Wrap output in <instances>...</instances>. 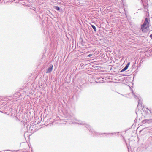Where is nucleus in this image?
<instances>
[{"instance_id": "nucleus-2", "label": "nucleus", "mask_w": 152, "mask_h": 152, "mask_svg": "<svg viewBox=\"0 0 152 152\" xmlns=\"http://www.w3.org/2000/svg\"><path fill=\"white\" fill-rule=\"evenodd\" d=\"M149 19L146 18H145L144 23L141 25V28L143 32H146L148 31L149 26Z\"/></svg>"}, {"instance_id": "nucleus-12", "label": "nucleus", "mask_w": 152, "mask_h": 152, "mask_svg": "<svg viewBox=\"0 0 152 152\" xmlns=\"http://www.w3.org/2000/svg\"><path fill=\"white\" fill-rule=\"evenodd\" d=\"M55 9L57 10H60V8L58 6L55 7Z\"/></svg>"}, {"instance_id": "nucleus-8", "label": "nucleus", "mask_w": 152, "mask_h": 152, "mask_svg": "<svg viewBox=\"0 0 152 152\" xmlns=\"http://www.w3.org/2000/svg\"><path fill=\"white\" fill-rule=\"evenodd\" d=\"M152 122V119H145L143 120L142 122L144 124L146 123H149Z\"/></svg>"}, {"instance_id": "nucleus-16", "label": "nucleus", "mask_w": 152, "mask_h": 152, "mask_svg": "<svg viewBox=\"0 0 152 152\" xmlns=\"http://www.w3.org/2000/svg\"><path fill=\"white\" fill-rule=\"evenodd\" d=\"M150 37L151 39H152V34L150 35Z\"/></svg>"}, {"instance_id": "nucleus-6", "label": "nucleus", "mask_w": 152, "mask_h": 152, "mask_svg": "<svg viewBox=\"0 0 152 152\" xmlns=\"http://www.w3.org/2000/svg\"><path fill=\"white\" fill-rule=\"evenodd\" d=\"M12 106L11 105H8V106L7 105L6 106L4 105V108H5L6 111L9 110L11 111H12Z\"/></svg>"}, {"instance_id": "nucleus-4", "label": "nucleus", "mask_w": 152, "mask_h": 152, "mask_svg": "<svg viewBox=\"0 0 152 152\" xmlns=\"http://www.w3.org/2000/svg\"><path fill=\"white\" fill-rule=\"evenodd\" d=\"M132 94L133 96H134V97L136 99H137L138 100V107L141 106V107L142 108V103L141 101V100L139 99V98L136 95H135L134 93L133 92H132Z\"/></svg>"}, {"instance_id": "nucleus-13", "label": "nucleus", "mask_w": 152, "mask_h": 152, "mask_svg": "<svg viewBox=\"0 0 152 152\" xmlns=\"http://www.w3.org/2000/svg\"><path fill=\"white\" fill-rule=\"evenodd\" d=\"M129 65H130V62H128V63H127V64L126 66L128 68L129 66Z\"/></svg>"}, {"instance_id": "nucleus-10", "label": "nucleus", "mask_w": 152, "mask_h": 152, "mask_svg": "<svg viewBox=\"0 0 152 152\" xmlns=\"http://www.w3.org/2000/svg\"><path fill=\"white\" fill-rule=\"evenodd\" d=\"M128 68L126 66H125L121 71V72H124L125 70H126Z\"/></svg>"}, {"instance_id": "nucleus-3", "label": "nucleus", "mask_w": 152, "mask_h": 152, "mask_svg": "<svg viewBox=\"0 0 152 152\" xmlns=\"http://www.w3.org/2000/svg\"><path fill=\"white\" fill-rule=\"evenodd\" d=\"M38 122L37 123L34 124V123H31V126L29 127V129L31 130L32 133H34L38 130Z\"/></svg>"}, {"instance_id": "nucleus-17", "label": "nucleus", "mask_w": 152, "mask_h": 152, "mask_svg": "<svg viewBox=\"0 0 152 152\" xmlns=\"http://www.w3.org/2000/svg\"><path fill=\"white\" fill-rule=\"evenodd\" d=\"M92 55L91 54H89V55H88V56L89 57H91V56Z\"/></svg>"}, {"instance_id": "nucleus-18", "label": "nucleus", "mask_w": 152, "mask_h": 152, "mask_svg": "<svg viewBox=\"0 0 152 152\" xmlns=\"http://www.w3.org/2000/svg\"><path fill=\"white\" fill-rule=\"evenodd\" d=\"M113 133H108V134H113Z\"/></svg>"}, {"instance_id": "nucleus-11", "label": "nucleus", "mask_w": 152, "mask_h": 152, "mask_svg": "<svg viewBox=\"0 0 152 152\" xmlns=\"http://www.w3.org/2000/svg\"><path fill=\"white\" fill-rule=\"evenodd\" d=\"M91 26L95 31H96V29L95 26L94 25H91Z\"/></svg>"}, {"instance_id": "nucleus-5", "label": "nucleus", "mask_w": 152, "mask_h": 152, "mask_svg": "<svg viewBox=\"0 0 152 152\" xmlns=\"http://www.w3.org/2000/svg\"><path fill=\"white\" fill-rule=\"evenodd\" d=\"M145 115V116L150 117L151 115V111L148 109H146L145 111H143Z\"/></svg>"}, {"instance_id": "nucleus-7", "label": "nucleus", "mask_w": 152, "mask_h": 152, "mask_svg": "<svg viewBox=\"0 0 152 152\" xmlns=\"http://www.w3.org/2000/svg\"><path fill=\"white\" fill-rule=\"evenodd\" d=\"M53 69V66L52 65H50L49 66V67L48 68L46 71L47 73H50L52 71Z\"/></svg>"}, {"instance_id": "nucleus-9", "label": "nucleus", "mask_w": 152, "mask_h": 152, "mask_svg": "<svg viewBox=\"0 0 152 152\" xmlns=\"http://www.w3.org/2000/svg\"><path fill=\"white\" fill-rule=\"evenodd\" d=\"M17 119L18 120V121H20L21 122L23 121V119L22 117L20 118V117H16Z\"/></svg>"}, {"instance_id": "nucleus-19", "label": "nucleus", "mask_w": 152, "mask_h": 152, "mask_svg": "<svg viewBox=\"0 0 152 152\" xmlns=\"http://www.w3.org/2000/svg\"><path fill=\"white\" fill-rule=\"evenodd\" d=\"M33 123H34V124L37 123V122L36 123V121H35V122H33Z\"/></svg>"}, {"instance_id": "nucleus-1", "label": "nucleus", "mask_w": 152, "mask_h": 152, "mask_svg": "<svg viewBox=\"0 0 152 152\" xmlns=\"http://www.w3.org/2000/svg\"><path fill=\"white\" fill-rule=\"evenodd\" d=\"M72 122L73 123L77 124L80 125H83L85 127H86L89 130V132H91L92 134L95 135H99L101 134L99 133H98L94 130L90 126L85 123L83 121L80 120H78L76 119H74L72 120Z\"/></svg>"}, {"instance_id": "nucleus-15", "label": "nucleus", "mask_w": 152, "mask_h": 152, "mask_svg": "<svg viewBox=\"0 0 152 152\" xmlns=\"http://www.w3.org/2000/svg\"><path fill=\"white\" fill-rule=\"evenodd\" d=\"M28 88V89H29L30 90V88L29 87H28L27 88L26 87V88H25V89H26L27 88Z\"/></svg>"}, {"instance_id": "nucleus-14", "label": "nucleus", "mask_w": 152, "mask_h": 152, "mask_svg": "<svg viewBox=\"0 0 152 152\" xmlns=\"http://www.w3.org/2000/svg\"><path fill=\"white\" fill-rule=\"evenodd\" d=\"M34 8V9H33V10L34 11H35V13H36V15H37V12L36 11V9L35 8Z\"/></svg>"}]
</instances>
